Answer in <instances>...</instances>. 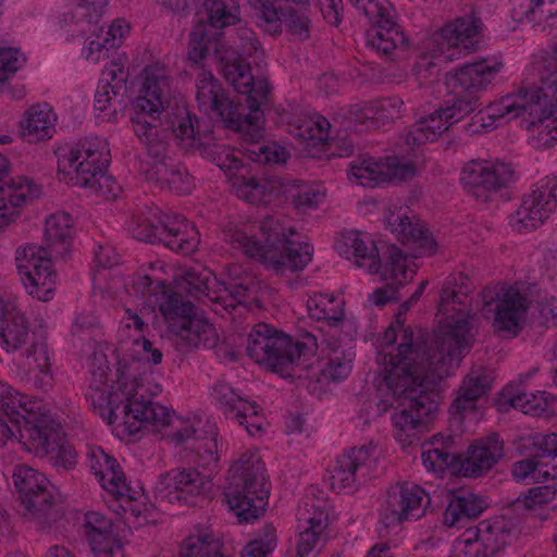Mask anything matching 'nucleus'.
<instances>
[{"mask_svg":"<svg viewBox=\"0 0 557 557\" xmlns=\"http://www.w3.org/2000/svg\"><path fill=\"white\" fill-rule=\"evenodd\" d=\"M442 111L443 108H440L434 113L418 121L416 123L417 131L413 134L423 135L424 141H432L443 132L448 131L453 122L446 121V114Z\"/></svg>","mask_w":557,"mask_h":557,"instance_id":"nucleus-58","label":"nucleus"},{"mask_svg":"<svg viewBox=\"0 0 557 557\" xmlns=\"http://www.w3.org/2000/svg\"><path fill=\"white\" fill-rule=\"evenodd\" d=\"M159 309L166 320L169 331L174 335L198 317L194 304L178 293L165 295Z\"/></svg>","mask_w":557,"mask_h":557,"instance_id":"nucleus-39","label":"nucleus"},{"mask_svg":"<svg viewBox=\"0 0 557 557\" xmlns=\"http://www.w3.org/2000/svg\"><path fill=\"white\" fill-rule=\"evenodd\" d=\"M411 331L408 329H403L401 339L404 338L405 331ZM396 330L394 327H388L385 330L381 342L382 345L385 346V349L391 348V350L380 351L377 355V361L380 363V374L383 376L387 388L392 392V394L397 397L399 400V405L396 408V411L392 416V421L395 428L398 429L399 433L397 437L401 441V433H405L406 436H410L409 432L414 431L425 423V420L431 417L438 408L440 399H441V383H437L435 388L431 389L424 385V379L429 375V373L433 370V366L430 364L428 360L423 361V366L421 367V371L419 370V380L414 383L413 386H410V391H406L404 393H397L394 388L388 384V380L386 377L385 371V356H392L398 354L397 346L396 351L392 346L396 342ZM403 341L399 343L401 344Z\"/></svg>","mask_w":557,"mask_h":557,"instance_id":"nucleus-5","label":"nucleus"},{"mask_svg":"<svg viewBox=\"0 0 557 557\" xmlns=\"http://www.w3.org/2000/svg\"><path fill=\"white\" fill-rule=\"evenodd\" d=\"M557 207V184L549 182L525 195L509 224L517 233L531 232L544 223Z\"/></svg>","mask_w":557,"mask_h":557,"instance_id":"nucleus-24","label":"nucleus"},{"mask_svg":"<svg viewBox=\"0 0 557 557\" xmlns=\"http://www.w3.org/2000/svg\"><path fill=\"white\" fill-rule=\"evenodd\" d=\"M260 288V283L251 277H244L239 281L231 282L224 292H228L238 304H243L246 300H253Z\"/></svg>","mask_w":557,"mask_h":557,"instance_id":"nucleus-64","label":"nucleus"},{"mask_svg":"<svg viewBox=\"0 0 557 557\" xmlns=\"http://www.w3.org/2000/svg\"><path fill=\"white\" fill-rule=\"evenodd\" d=\"M502 67L503 63L496 60L490 62L482 59L472 63H466L457 69L454 85L459 86L463 91L475 94L485 89Z\"/></svg>","mask_w":557,"mask_h":557,"instance_id":"nucleus-34","label":"nucleus"},{"mask_svg":"<svg viewBox=\"0 0 557 557\" xmlns=\"http://www.w3.org/2000/svg\"><path fill=\"white\" fill-rule=\"evenodd\" d=\"M308 527L299 533L296 557H307L314 547L324 540L327 527V515L319 511L308 520Z\"/></svg>","mask_w":557,"mask_h":557,"instance_id":"nucleus-48","label":"nucleus"},{"mask_svg":"<svg viewBox=\"0 0 557 557\" xmlns=\"http://www.w3.org/2000/svg\"><path fill=\"white\" fill-rule=\"evenodd\" d=\"M530 94L527 87L519 89L515 96H506L500 102L490 104L487 107V119L496 121L505 120L506 122L511 119L518 117L523 112L530 113Z\"/></svg>","mask_w":557,"mask_h":557,"instance_id":"nucleus-46","label":"nucleus"},{"mask_svg":"<svg viewBox=\"0 0 557 557\" xmlns=\"http://www.w3.org/2000/svg\"><path fill=\"white\" fill-rule=\"evenodd\" d=\"M8 170L9 161L0 154V231L15 221L20 207L39 198L41 194L40 187L26 177L4 181Z\"/></svg>","mask_w":557,"mask_h":557,"instance_id":"nucleus-27","label":"nucleus"},{"mask_svg":"<svg viewBox=\"0 0 557 557\" xmlns=\"http://www.w3.org/2000/svg\"><path fill=\"white\" fill-rule=\"evenodd\" d=\"M461 457L446 451L444 448H430L422 453L424 467L433 472H442L445 469L459 471Z\"/></svg>","mask_w":557,"mask_h":557,"instance_id":"nucleus-55","label":"nucleus"},{"mask_svg":"<svg viewBox=\"0 0 557 557\" xmlns=\"http://www.w3.org/2000/svg\"><path fill=\"white\" fill-rule=\"evenodd\" d=\"M216 63L226 82L243 96V106L255 125L252 131L261 134V125L264 123L262 107L269 102L270 95L268 79L255 76L244 57L230 47L218 55Z\"/></svg>","mask_w":557,"mask_h":557,"instance_id":"nucleus-12","label":"nucleus"},{"mask_svg":"<svg viewBox=\"0 0 557 557\" xmlns=\"http://www.w3.org/2000/svg\"><path fill=\"white\" fill-rule=\"evenodd\" d=\"M281 194L285 195L286 198L289 199L294 206L302 212H306L308 209H315L324 198L323 194L314 189H300L296 185L287 186L284 183L283 187L281 188Z\"/></svg>","mask_w":557,"mask_h":557,"instance_id":"nucleus-57","label":"nucleus"},{"mask_svg":"<svg viewBox=\"0 0 557 557\" xmlns=\"http://www.w3.org/2000/svg\"><path fill=\"white\" fill-rule=\"evenodd\" d=\"M349 2L374 24L367 34V44L376 52L397 58L406 49L407 39L393 22L385 0H349Z\"/></svg>","mask_w":557,"mask_h":557,"instance_id":"nucleus-18","label":"nucleus"},{"mask_svg":"<svg viewBox=\"0 0 557 557\" xmlns=\"http://www.w3.org/2000/svg\"><path fill=\"white\" fill-rule=\"evenodd\" d=\"M482 313L493 317L494 330L505 336H516L521 330L528 311L525 296L515 286L497 284L484 287L481 293Z\"/></svg>","mask_w":557,"mask_h":557,"instance_id":"nucleus-15","label":"nucleus"},{"mask_svg":"<svg viewBox=\"0 0 557 557\" xmlns=\"http://www.w3.org/2000/svg\"><path fill=\"white\" fill-rule=\"evenodd\" d=\"M73 220L66 212L51 214L46 220L45 236L41 245H27L22 251L17 250V260L20 256L26 261L20 264V269H25L26 288L32 289L29 294L42 301H49L52 298V284L55 276L52 270V260H65L70 251L72 242L71 227Z\"/></svg>","mask_w":557,"mask_h":557,"instance_id":"nucleus-4","label":"nucleus"},{"mask_svg":"<svg viewBox=\"0 0 557 557\" xmlns=\"http://www.w3.org/2000/svg\"><path fill=\"white\" fill-rule=\"evenodd\" d=\"M506 403L512 408H517L525 414L540 416L548 409V397L545 392L537 393H518L509 395L504 394Z\"/></svg>","mask_w":557,"mask_h":557,"instance_id":"nucleus-51","label":"nucleus"},{"mask_svg":"<svg viewBox=\"0 0 557 557\" xmlns=\"http://www.w3.org/2000/svg\"><path fill=\"white\" fill-rule=\"evenodd\" d=\"M417 170L412 160L399 156H388L384 163H351L350 175L364 187H374L393 181H407L416 176Z\"/></svg>","mask_w":557,"mask_h":557,"instance_id":"nucleus-29","label":"nucleus"},{"mask_svg":"<svg viewBox=\"0 0 557 557\" xmlns=\"http://www.w3.org/2000/svg\"><path fill=\"white\" fill-rule=\"evenodd\" d=\"M132 288L134 294L149 306H160L168 292L163 281L152 278L149 275H139L134 280Z\"/></svg>","mask_w":557,"mask_h":557,"instance_id":"nucleus-52","label":"nucleus"},{"mask_svg":"<svg viewBox=\"0 0 557 557\" xmlns=\"http://www.w3.org/2000/svg\"><path fill=\"white\" fill-rule=\"evenodd\" d=\"M15 508L40 530H48L62 512L55 486L38 470L26 463L11 469Z\"/></svg>","mask_w":557,"mask_h":557,"instance_id":"nucleus-10","label":"nucleus"},{"mask_svg":"<svg viewBox=\"0 0 557 557\" xmlns=\"http://www.w3.org/2000/svg\"><path fill=\"white\" fill-rule=\"evenodd\" d=\"M125 359L117 363L116 380L108 395V423L121 419L129 434L137 433L143 425L165 426L170 423L169 409L151 400L143 392V384L128 375Z\"/></svg>","mask_w":557,"mask_h":557,"instance_id":"nucleus-7","label":"nucleus"},{"mask_svg":"<svg viewBox=\"0 0 557 557\" xmlns=\"http://www.w3.org/2000/svg\"><path fill=\"white\" fill-rule=\"evenodd\" d=\"M349 2L374 24L367 34V44L376 52L397 58L406 49L407 39L393 22L385 0H349Z\"/></svg>","mask_w":557,"mask_h":557,"instance_id":"nucleus-20","label":"nucleus"},{"mask_svg":"<svg viewBox=\"0 0 557 557\" xmlns=\"http://www.w3.org/2000/svg\"><path fill=\"white\" fill-rule=\"evenodd\" d=\"M214 394L218 403L224 408V412L235 414L245 410L246 399L237 395L235 391L225 382L218 383L214 388Z\"/></svg>","mask_w":557,"mask_h":557,"instance_id":"nucleus-60","label":"nucleus"},{"mask_svg":"<svg viewBox=\"0 0 557 557\" xmlns=\"http://www.w3.org/2000/svg\"><path fill=\"white\" fill-rule=\"evenodd\" d=\"M29 337V325L23 312L0 307V346L8 352L20 349Z\"/></svg>","mask_w":557,"mask_h":557,"instance_id":"nucleus-36","label":"nucleus"},{"mask_svg":"<svg viewBox=\"0 0 557 557\" xmlns=\"http://www.w3.org/2000/svg\"><path fill=\"white\" fill-rule=\"evenodd\" d=\"M384 263H380V270L383 280H391L397 286H404L413 276V271L409 269L411 253L404 252L395 245H391L383 253Z\"/></svg>","mask_w":557,"mask_h":557,"instance_id":"nucleus-41","label":"nucleus"},{"mask_svg":"<svg viewBox=\"0 0 557 557\" xmlns=\"http://www.w3.org/2000/svg\"><path fill=\"white\" fill-rule=\"evenodd\" d=\"M175 335L186 342L188 346L197 349H212L219 342L214 326L200 317L191 319V322Z\"/></svg>","mask_w":557,"mask_h":557,"instance_id":"nucleus-45","label":"nucleus"},{"mask_svg":"<svg viewBox=\"0 0 557 557\" xmlns=\"http://www.w3.org/2000/svg\"><path fill=\"white\" fill-rule=\"evenodd\" d=\"M430 505V497L416 484H397L386 493L380 521L386 529L400 525L407 520H417L424 515Z\"/></svg>","mask_w":557,"mask_h":557,"instance_id":"nucleus-21","label":"nucleus"},{"mask_svg":"<svg viewBox=\"0 0 557 557\" xmlns=\"http://www.w3.org/2000/svg\"><path fill=\"white\" fill-rule=\"evenodd\" d=\"M480 97L476 94L458 95L454 98L453 103L443 108V113L446 114V121L458 122L466 114L473 112L481 106Z\"/></svg>","mask_w":557,"mask_h":557,"instance_id":"nucleus-59","label":"nucleus"},{"mask_svg":"<svg viewBox=\"0 0 557 557\" xmlns=\"http://www.w3.org/2000/svg\"><path fill=\"white\" fill-rule=\"evenodd\" d=\"M97 463L99 468L92 465L91 469L95 475L99 478L102 487L115 497L128 495L131 487L126 484L125 475L117 461L103 451H100Z\"/></svg>","mask_w":557,"mask_h":557,"instance_id":"nucleus-40","label":"nucleus"},{"mask_svg":"<svg viewBox=\"0 0 557 557\" xmlns=\"http://www.w3.org/2000/svg\"><path fill=\"white\" fill-rule=\"evenodd\" d=\"M513 181V171L506 163L472 161L462 172L460 182L463 188L475 199L487 202L494 194L507 188Z\"/></svg>","mask_w":557,"mask_h":557,"instance_id":"nucleus-22","label":"nucleus"},{"mask_svg":"<svg viewBox=\"0 0 557 557\" xmlns=\"http://www.w3.org/2000/svg\"><path fill=\"white\" fill-rule=\"evenodd\" d=\"M0 413L5 416L11 425L0 417V445L8 438L20 437L29 449L49 453L57 441L53 421L39 412L36 401L27 400L8 383L0 380Z\"/></svg>","mask_w":557,"mask_h":557,"instance_id":"nucleus-6","label":"nucleus"},{"mask_svg":"<svg viewBox=\"0 0 557 557\" xmlns=\"http://www.w3.org/2000/svg\"><path fill=\"white\" fill-rule=\"evenodd\" d=\"M352 369V354H341L331 357L323 369V375L338 382L346 379Z\"/></svg>","mask_w":557,"mask_h":557,"instance_id":"nucleus-62","label":"nucleus"},{"mask_svg":"<svg viewBox=\"0 0 557 557\" xmlns=\"http://www.w3.org/2000/svg\"><path fill=\"white\" fill-rule=\"evenodd\" d=\"M170 90L164 71L158 67L144 70V82L138 97L134 101L135 114L132 117L134 133L154 160L146 170V178L161 189L168 188L177 194H188L193 188V178L187 170L166 156L169 150V127H164L161 113L168 115L165 108Z\"/></svg>","mask_w":557,"mask_h":557,"instance_id":"nucleus-2","label":"nucleus"},{"mask_svg":"<svg viewBox=\"0 0 557 557\" xmlns=\"http://www.w3.org/2000/svg\"><path fill=\"white\" fill-rule=\"evenodd\" d=\"M226 48L227 45L222 40V33L207 25L201 18L189 34L187 55L194 63H199L209 55L216 61L218 55Z\"/></svg>","mask_w":557,"mask_h":557,"instance_id":"nucleus-33","label":"nucleus"},{"mask_svg":"<svg viewBox=\"0 0 557 557\" xmlns=\"http://www.w3.org/2000/svg\"><path fill=\"white\" fill-rule=\"evenodd\" d=\"M94 39L89 41L88 47L85 49V55L91 62H99L102 58H109V50L114 49V39L107 40L103 37V27L94 26Z\"/></svg>","mask_w":557,"mask_h":557,"instance_id":"nucleus-61","label":"nucleus"},{"mask_svg":"<svg viewBox=\"0 0 557 557\" xmlns=\"http://www.w3.org/2000/svg\"><path fill=\"white\" fill-rule=\"evenodd\" d=\"M29 371L34 372L35 382L41 388L51 386V362L48 345L45 339L34 341L26 354Z\"/></svg>","mask_w":557,"mask_h":557,"instance_id":"nucleus-47","label":"nucleus"},{"mask_svg":"<svg viewBox=\"0 0 557 557\" xmlns=\"http://www.w3.org/2000/svg\"><path fill=\"white\" fill-rule=\"evenodd\" d=\"M205 23L216 30L239 22V5L236 0H203Z\"/></svg>","mask_w":557,"mask_h":557,"instance_id":"nucleus-44","label":"nucleus"},{"mask_svg":"<svg viewBox=\"0 0 557 557\" xmlns=\"http://www.w3.org/2000/svg\"><path fill=\"white\" fill-rule=\"evenodd\" d=\"M405 103L399 98H387L379 102L369 103L362 108L349 112L350 123H355V129L377 128L385 123L400 117Z\"/></svg>","mask_w":557,"mask_h":557,"instance_id":"nucleus-32","label":"nucleus"},{"mask_svg":"<svg viewBox=\"0 0 557 557\" xmlns=\"http://www.w3.org/2000/svg\"><path fill=\"white\" fill-rule=\"evenodd\" d=\"M214 281L211 273L206 269L186 270L177 281L180 290L189 294L193 297H210L209 284Z\"/></svg>","mask_w":557,"mask_h":557,"instance_id":"nucleus-50","label":"nucleus"},{"mask_svg":"<svg viewBox=\"0 0 557 557\" xmlns=\"http://www.w3.org/2000/svg\"><path fill=\"white\" fill-rule=\"evenodd\" d=\"M384 221L399 242L411 246L412 257L430 256L436 251L437 244L422 221L414 215L409 216L401 207L388 208Z\"/></svg>","mask_w":557,"mask_h":557,"instance_id":"nucleus-26","label":"nucleus"},{"mask_svg":"<svg viewBox=\"0 0 557 557\" xmlns=\"http://www.w3.org/2000/svg\"><path fill=\"white\" fill-rule=\"evenodd\" d=\"M259 230L261 237L256 238L237 227H230L225 231V240L249 257H259L277 274L300 271L311 261L313 248L294 239V230L283 226L277 219L264 218Z\"/></svg>","mask_w":557,"mask_h":557,"instance_id":"nucleus-3","label":"nucleus"},{"mask_svg":"<svg viewBox=\"0 0 557 557\" xmlns=\"http://www.w3.org/2000/svg\"><path fill=\"white\" fill-rule=\"evenodd\" d=\"M315 346V337L311 334H306L302 341H294L267 323H258L248 335L246 349L257 363L282 377H293L298 375L296 368L300 358L313 354Z\"/></svg>","mask_w":557,"mask_h":557,"instance_id":"nucleus-9","label":"nucleus"},{"mask_svg":"<svg viewBox=\"0 0 557 557\" xmlns=\"http://www.w3.org/2000/svg\"><path fill=\"white\" fill-rule=\"evenodd\" d=\"M333 301L334 298L326 295L311 297L307 301L309 315L318 321H325L330 326H339L343 323L344 313L341 310L335 311L333 308H329Z\"/></svg>","mask_w":557,"mask_h":557,"instance_id":"nucleus-54","label":"nucleus"},{"mask_svg":"<svg viewBox=\"0 0 557 557\" xmlns=\"http://www.w3.org/2000/svg\"><path fill=\"white\" fill-rule=\"evenodd\" d=\"M96 557H124L123 543L113 530L87 539Z\"/></svg>","mask_w":557,"mask_h":557,"instance_id":"nucleus-56","label":"nucleus"},{"mask_svg":"<svg viewBox=\"0 0 557 557\" xmlns=\"http://www.w3.org/2000/svg\"><path fill=\"white\" fill-rule=\"evenodd\" d=\"M471 288L459 289L447 281L441 290L438 311L446 315L440 329L428 337L421 333L406 330L397 355L385 356V371L388 384L397 393L410 391L419 370L428 360L434 368L424 379L428 388H435L449 374L450 368L458 366L465 350L473 343L472 326L465 315Z\"/></svg>","mask_w":557,"mask_h":557,"instance_id":"nucleus-1","label":"nucleus"},{"mask_svg":"<svg viewBox=\"0 0 557 557\" xmlns=\"http://www.w3.org/2000/svg\"><path fill=\"white\" fill-rule=\"evenodd\" d=\"M224 490L230 509L240 521L257 519L265 509L269 492L265 488V468L260 457L248 451L230 468Z\"/></svg>","mask_w":557,"mask_h":557,"instance_id":"nucleus-11","label":"nucleus"},{"mask_svg":"<svg viewBox=\"0 0 557 557\" xmlns=\"http://www.w3.org/2000/svg\"><path fill=\"white\" fill-rule=\"evenodd\" d=\"M166 119V126L169 131L172 129V134L180 140V144L185 149H195L199 151L200 156L205 159L211 160L218 163L220 166L219 146L211 143L210 136L201 137L199 133V121L196 115L180 110L176 114L175 120H170V115L161 113ZM222 164H226L223 162Z\"/></svg>","mask_w":557,"mask_h":557,"instance_id":"nucleus-30","label":"nucleus"},{"mask_svg":"<svg viewBox=\"0 0 557 557\" xmlns=\"http://www.w3.org/2000/svg\"><path fill=\"white\" fill-rule=\"evenodd\" d=\"M345 250L347 258H354L358 268L367 267V271L371 274L377 273L380 270V258L376 248L371 244L367 246L358 232H351L344 237Z\"/></svg>","mask_w":557,"mask_h":557,"instance_id":"nucleus-43","label":"nucleus"},{"mask_svg":"<svg viewBox=\"0 0 557 557\" xmlns=\"http://www.w3.org/2000/svg\"><path fill=\"white\" fill-rule=\"evenodd\" d=\"M227 164H220L221 169L227 168L231 172L230 184L234 194L249 203L259 205L267 202L272 194L281 195L283 182L281 178L259 177L256 169L243 163L235 156H226Z\"/></svg>","mask_w":557,"mask_h":557,"instance_id":"nucleus-23","label":"nucleus"},{"mask_svg":"<svg viewBox=\"0 0 557 557\" xmlns=\"http://www.w3.org/2000/svg\"><path fill=\"white\" fill-rule=\"evenodd\" d=\"M486 507L487 503L482 497L468 491H460L450 498L443 521L450 528L463 527L478 518Z\"/></svg>","mask_w":557,"mask_h":557,"instance_id":"nucleus-37","label":"nucleus"},{"mask_svg":"<svg viewBox=\"0 0 557 557\" xmlns=\"http://www.w3.org/2000/svg\"><path fill=\"white\" fill-rule=\"evenodd\" d=\"M372 446L352 447L336 460L331 485L337 490L355 491L370 479L373 459Z\"/></svg>","mask_w":557,"mask_h":557,"instance_id":"nucleus-28","label":"nucleus"},{"mask_svg":"<svg viewBox=\"0 0 557 557\" xmlns=\"http://www.w3.org/2000/svg\"><path fill=\"white\" fill-rule=\"evenodd\" d=\"M263 125H261V135L257 138H250L245 132H238L243 139L251 145L248 148L249 157L255 163H262L268 165L284 163L287 159L285 149L276 144L265 145L257 140L263 136Z\"/></svg>","mask_w":557,"mask_h":557,"instance_id":"nucleus-49","label":"nucleus"},{"mask_svg":"<svg viewBox=\"0 0 557 557\" xmlns=\"http://www.w3.org/2000/svg\"><path fill=\"white\" fill-rule=\"evenodd\" d=\"M349 2L374 24L367 34V44L376 52L397 58L406 49L407 39L393 22L385 0H349Z\"/></svg>","mask_w":557,"mask_h":557,"instance_id":"nucleus-19","label":"nucleus"},{"mask_svg":"<svg viewBox=\"0 0 557 557\" xmlns=\"http://www.w3.org/2000/svg\"><path fill=\"white\" fill-rule=\"evenodd\" d=\"M58 169L69 176L73 186L88 189L90 194L106 200L115 199L121 186L113 176L106 174L110 162L108 143L95 137L79 148H59Z\"/></svg>","mask_w":557,"mask_h":557,"instance_id":"nucleus-8","label":"nucleus"},{"mask_svg":"<svg viewBox=\"0 0 557 557\" xmlns=\"http://www.w3.org/2000/svg\"><path fill=\"white\" fill-rule=\"evenodd\" d=\"M492 382V376L484 369H472L463 379L450 409L457 413L474 410L476 400L487 394Z\"/></svg>","mask_w":557,"mask_h":557,"instance_id":"nucleus-35","label":"nucleus"},{"mask_svg":"<svg viewBox=\"0 0 557 557\" xmlns=\"http://www.w3.org/2000/svg\"><path fill=\"white\" fill-rule=\"evenodd\" d=\"M196 100L201 112L223 122L225 127L235 132H245L250 138L261 135L252 131L255 125L242 99L237 101L230 99L221 83L205 70H201L197 76Z\"/></svg>","mask_w":557,"mask_h":557,"instance_id":"nucleus-13","label":"nucleus"},{"mask_svg":"<svg viewBox=\"0 0 557 557\" xmlns=\"http://www.w3.org/2000/svg\"><path fill=\"white\" fill-rule=\"evenodd\" d=\"M55 114L48 104L33 106L26 119L21 123L23 134L29 136V140H44L51 138L54 133Z\"/></svg>","mask_w":557,"mask_h":557,"instance_id":"nucleus-42","label":"nucleus"},{"mask_svg":"<svg viewBox=\"0 0 557 557\" xmlns=\"http://www.w3.org/2000/svg\"><path fill=\"white\" fill-rule=\"evenodd\" d=\"M540 79L541 86L527 88L529 94L557 95V42L552 46L550 52L543 59Z\"/></svg>","mask_w":557,"mask_h":557,"instance_id":"nucleus-53","label":"nucleus"},{"mask_svg":"<svg viewBox=\"0 0 557 557\" xmlns=\"http://www.w3.org/2000/svg\"><path fill=\"white\" fill-rule=\"evenodd\" d=\"M211 473L200 472L197 468H175L161 474L156 492L162 500L169 503L186 500L188 496L203 495L211 491Z\"/></svg>","mask_w":557,"mask_h":557,"instance_id":"nucleus-25","label":"nucleus"},{"mask_svg":"<svg viewBox=\"0 0 557 557\" xmlns=\"http://www.w3.org/2000/svg\"><path fill=\"white\" fill-rule=\"evenodd\" d=\"M253 16L265 29L277 35L284 24L287 30L306 39L309 36V17L307 0H247Z\"/></svg>","mask_w":557,"mask_h":557,"instance_id":"nucleus-16","label":"nucleus"},{"mask_svg":"<svg viewBox=\"0 0 557 557\" xmlns=\"http://www.w3.org/2000/svg\"><path fill=\"white\" fill-rule=\"evenodd\" d=\"M530 116L536 117L540 126V138L557 140V95L530 94Z\"/></svg>","mask_w":557,"mask_h":557,"instance_id":"nucleus-38","label":"nucleus"},{"mask_svg":"<svg viewBox=\"0 0 557 557\" xmlns=\"http://www.w3.org/2000/svg\"><path fill=\"white\" fill-rule=\"evenodd\" d=\"M556 492V484L533 487L523 499L518 498L515 505L522 506L525 509H534L536 506L550 503L555 498Z\"/></svg>","mask_w":557,"mask_h":557,"instance_id":"nucleus-63","label":"nucleus"},{"mask_svg":"<svg viewBox=\"0 0 557 557\" xmlns=\"http://www.w3.org/2000/svg\"><path fill=\"white\" fill-rule=\"evenodd\" d=\"M504 456L503 442L497 434L478 441L461 458L459 472L467 478H476L492 469Z\"/></svg>","mask_w":557,"mask_h":557,"instance_id":"nucleus-31","label":"nucleus"},{"mask_svg":"<svg viewBox=\"0 0 557 557\" xmlns=\"http://www.w3.org/2000/svg\"><path fill=\"white\" fill-rule=\"evenodd\" d=\"M480 26V20L469 15L457 17L434 33L428 46V48H434V53L430 58L421 57L414 66L418 78L428 84L437 77L438 62L450 58V55H442L446 49L461 48L467 52L473 50V39L478 36Z\"/></svg>","mask_w":557,"mask_h":557,"instance_id":"nucleus-14","label":"nucleus"},{"mask_svg":"<svg viewBox=\"0 0 557 557\" xmlns=\"http://www.w3.org/2000/svg\"><path fill=\"white\" fill-rule=\"evenodd\" d=\"M134 238L147 243H162L182 255L194 252L199 244L198 232L185 219L165 216L160 220L138 219L132 230Z\"/></svg>","mask_w":557,"mask_h":557,"instance_id":"nucleus-17","label":"nucleus"}]
</instances>
